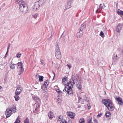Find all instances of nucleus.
<instances>
[{
    "mask_svg": "<svg viewBox=\"0 0 123 123\" xmlns=\"http://www.w3.org/2000/svg\"><path fill=\"white\" fill-rule=\"evenodd\" d=\"M102 102L103 103L109 111H112L114 110V106L110 100L109 99H103L102 100Z\"/></svg>",
    "mask_w": 123,
    "mask_h": 123,
    "instance_id": "nucleus-1",
    "label": "nucleus"
},
{
    "mask_svg": "<svg viewBox=\"0 0 123 123\" xmlns=\"http://www.w3.org/2000/svg\"><path fill=\"white\" fill-rule=\"evenodd\" d=\"M16 107L14 105H12L9 108L7 109L5 112L6 117H9L11 114L16 112Z\"/></svg>",
    "mask_w": 123,
    "mask_h": 123,
    "instance_id": "nucleus-2",
    "label": "nucleus"
},
{
    "mask_svg": "<svg viewBox=\"0 0 123 123\" xmlns=\"http://www.w3.org/2000/svg\"><path fill=\"white\" fill-rule=\"evenodd\" d=\"M55 50V56L56 58L57 59H60L62 57V55L60 51L59 46L58 45H56Z\"/></svg>",
    "mask_w": 123,
    "mask_h": 123,
    "instance_id": "nucleus-3",
    "label": "nucleus"
},
{
    "mask_svg": "<svg viewBox=\"0 0 123 123\" xmlns=\"http://www.w3.org/2000/svg\"><path fill=\"white\" fill-rule=\"evenodd\" d=\"M85 27V25L84 24L82 25H81V28L79 32H78L77 34V38L81 37L83 34V32L82 30Z\"/></svg>",
    "mask_w": 123,
    "mask_h": 123,
    "instance_id": "nucleus-4",
    "label": "nucleus"
},
{
    "mask_svg": "<svg viewBox=\"0 0 123 123\" xmlns=\"http://www.w3.org/2000/svg\"><path fill=\"white\" fill-rule=\"evenodd\" d=\"M81 80L80 78H79L77 79V82H76V86L77 88L79 90H81L82 86L81 85Z\"/></svg>",
    "mask_w": 123,
    "mask_h": 123,
    "instance_id": "nucleus-5",
    "label": "nucleus"
},
{
    "mask_svg": "<svg viewBox=\"0 0 123 123\" xmlns=\"http://www.w3.org/2000/svg\"><path fill=\"white\" fill-rule=\"evenodd\" d=\"M123 26V24H119L117 25L116 29L117 35H119L120 32V31L122 29Z\"/></svg>",
    "mask_w": 123,
    "mask_h": 123,
    "instance_id": "nucleus-6",
    "label": "nucleus"
},
{
    "mask_svg": "<svg viewBox=\"0 0 123 123\" xmlns=\"http://www.w3.org/2000/svg\"><path fill=\"white\" fill-rule=\"evenodd\" d=\"M19 9L21 12L25 13L27 12L28 7L26 5H25L23 6L20 7Z\"/></svg>",
    "mask_w": 123,
    "mask_h": 123,
    "instance_id": "nucleus-7",
    "label": "nucleus"
},
{
    "mask_svg": "<svg viewBox=\"0 0 123 123\" xmlns=\"http://www.w3.org/2000/svg\"><path fill=\"white\" fill-rule=\"evenodd\" d=\"M40 6H41L39 4V2H35L33 7V10L34 11H36L39 9Z\"/></svg>",
    "mask_w": 123,
    "mask_h": 123,
    "instance_id": "nucleus-8",
    "label": "nucleus"
},
{
    "mask_svg": "<svg viewBox=\"0 0 123 123\" xmlns=\"http://www.w3.org/2000/svg\"><path fill=\"white\" fill-rule=\"evenodd\" d=\"M57 123H67L64 118L62 116H59L58 117V119L57 120Z\"/></svg>",
    "mask_w": 123,
    "mask_h": 123,
    "instance_id": "nucleus-9",
    "label": "nucleus"
},
{
    "mask_svg": "<svg viewBox=\"0 0 123 123\" xmlns=\"http://www.w3.org/2000/svg\"><path fill=\"white\" fill-rule=\"evenodd\" d=\"M115 100L117 101L118 104L121 105H123V102L122 98L120 97L116 98H115Z\"/></svg>",
    "mask_w": 123,
    "mask_h": 123,
    "instance_id": "nucleus-10",
    "label": "nucleus"
},
{
    "mask_svg": "<svg viewBox=\"0 0 123 123\" xmlns=\"http://www.w3.org/2000/svg\"><path fill=\"white\" fill-rule=\"evenodd\" d=\"M74 84V82L73 80L72 81L69 82L68 83H67V86L65 87H67L68 88L72 89L73 87V85Z\"/></svg>",
    "mask_w": 123,
    "mask_h": 123,
    "instance_id": "nucleus-11",
    "label": "nucleus"
},
{
    "mask_svg": "<svg viewBox=\"0 0 123 123\" xmlns=\"http://www.w3.org/2000/svg\"><path fill=\"white\" fill-rule=\"evenodd\" d=\"M67 114L68 116L71 118L74 119L75 116V113L71 112H67Z\"/></svg>",
    "mask_w": 123,
    "mask_h": 123,
    "instance_id": "nucleus-12",
    "label": "nucleus"
},
{
    "mask_svg": "<svg viewBox=\"0 0 123 123\" xmlns=\"http://www.w3.org/2000/svg\"><path fill=\"white\" fill-rule=\"evenodd\" d=\"M65 90L69 94L71 95H73V91H72V89H69L67 87H65Z\"/></svg>",
    "mask_w": 123,
    "mask_h": 123,
    "instance_id": "nucleus-13",
    "label": "nucleus"
},
{
    "mask_svg": "<svg viewBox=\"0 0 123 123\" xmlns=\"http://www.w3.org/2000/svg\"><path fill=\"white\" fill-rule=\"evenodd\" d=\"M119 58V57L117 56V55L114 53L113 55L112 60L114 61H117L118 60Z\"/></svg>",
    "mask_w": 123,
    "mask_h": 123,
    "instance_id": "nucleus-14",
    "label": "nucleus"
},
{
    "mask_svg": "<svg viewBox=\"0 0 123 123\" xmlns=\"http://www.w3.org/2000/svg\"><path fill=\"white\" fill-rule=\"evenodd\" d=\"M22 89H21L20 87H17V89L16 90V92H15V94L16 95H19L21 92Z\"/></svg>",
    "mask_w": 123,
    "mask_h": 123,
    "instance_id": "nucleus-15",
    "label": "nucleus"
},
{
    "mask_svg": "<svg viewBox=\"0 0 123 123\" xmlns=\"http://www.w3.org/2000/svg\"><path fill=\"white\" fill-rule=\"evenodd\" d=\"M49 84V81L47 80L45 81L43 85V88H44L45 89H46L47 87Z\"/></svg>",
    "mask_w": 123,
    "mask_h": 123,
    "instance_id": "nucleus-16",
    "label": "nucleus"
},
{
    "mask_svg": "<svg viewBox=\"0 0 123 123\" xmlns=\"http://www.w3.org/2000/svg\"><path fill=\"white\" fill-rule=\"evenodd\" d=\"M67 77L65 76L62 79V83L64 85H66L67 83Z\"/></svg>",
    "mask_w": 123,
    "mask_h": 123,
    "instance_id": "nucleus-17",
    "label": "nucleus"
},
{
    "mask_svg": "<svg viewBox=\"0 0 123 123\" xmlns=\"http://www.w3.org/2000/svg\"><path fill=\"white\" fill-rule=\"evenodd\" d=\"M17 2L20 7L25 5L24 1L22 0H18Z\"/></svg>",
    "mask_w": 123,
    "mask_h": 123,
    "instance_id": "nucleus-18",
    "label": "nucleus"
},
{
    "mask_svg": "<svg viewBox=\"0 0 123 123\" xmlns=\"http://www.w3.org/2000/svg\"><path fill=\"white\" fill-rule=\"evenodd\" d=\"M48 116L49 118L50 119H51L54 116L53 112L51 111H50L49 112Z\"/></svg>",
    "mask_w": 123,
    "mask_h": 123,
    "instance_id": "nucleus-19",
    "label": "nucleus"
},
{
    "mask_svg": "<svg viewBox=\"0 0 123 123\" xmlns=\"http://www.w3.org/2000/svg\"><path fill=\"white\" fill-rule=\"evenodd\" d=\"M73 1V0H68L67 3L68 4V6H66V7L67 8H69L71 7V6L72 3Z\"/></svg>",
    "mask_w": 123,
    "mask_h": 123,
    "instance_id": "nucleus-20",
    "label": "nucleus"
},
{
    "mask_svg": "<svg viewBox=\"0 0 123 123\" xmlns=\"http://www.w3.org/2000/svg\"><path fill=\"white\" fill-rule=\"evenodd\" d=\"M15 64L12 63V62H11L9 64L10 68L12 69L13 70L15 68Z\"/></svg>",
    "mask_w": 123,
    "mask_h": 123,
    "instance_id": "nucleus-21",
    "label": "nucleus"
},
{
    "mask_svg": "<svg viewBox=\"0 0 123 123\" xmlns=\"http://www.w3.org/2000/svg\"><path fill=\"white\" fill-rule=\"evenodd\" d=\"M79 101L80 102L81 99L83 100L86 101L87 98L86 95L85 94L84 95L82 96L80 98H79Z\"/></svg>",
    "mask_w": 123,
    "mask_h": 123,
    "instance_id": "nucleus-22",
    "label": "nucleus"
},
{
    "mask_svg": "<svg viewBox=\"0 0 123 123\" xmlns=\"http://www.w3.org/2000/svg\"><path fill=\"white\" fill-rule=\"evenodd\" d=\"M18 64V68H23V64L21 62H18L17 63Z\"/></svg>",
    "mask_w": 123,
    "mask_h": 123,
    "instance_id": "nucleus-23",
    "label": "nucleus"
},
{
    "mask_svg": "<svg viewBox=\"0 0 123 123\" xmlns=\"http://www.w3.org/2000/svg\"><path fill=\"white\" fill-rule=\"evenodd\" d=\"M46 0H40L39 1L37 2H39V4L40 6H41L46 2Z\"/></svg>",
    "mask_w": 123,
    "mask_h": 123,
    "instance_id": "nucleus-24",
    "label": "nucleus"
},
{
    "mask_svg": "<svg viewBox=\"0 0 123 123\" xmlns=\"http://www.w3.org/2000/svg\"><path fill=\"white\" fill-rule=\"evenodd\" d=\"M103 7V6H102V4H101L99 5V8H98L97 10L96 11V13H97L98 12H98V11H100L102 9Z\"/></svg>",
    "mask_w": 123,
    "mask_h": 123,
    "instance_id": "nucleus-25",
    "label": "nucleus"
},
{
    "mask_svg": "<svg viewBox=\"0 0 123 123\" xmlns=\"http://www.w3.org/2000/svg\"><path fill=\"white\" fill-rule=\"evenodd\" d=\"M105 115L107 118L111 117V114L109 111H106L105 113Z\"/></svg>",
    "mask_w": 123,
    "mask_h": 123,
    "instance_id": "nucleus-26",
    "label": "nucleus"
},
{
    "mask_svg": "<svg viewBox=\"0 0 123 123\" xmlns=\"http://www.w3.org/2000/svg\"><path fill=\"white\" fill-rule=\"evenodd\" d=\"M32 16L34 18L36 19L38 17L39 14L37 13L34 14H33Z\"/></svg>",
    "mask_w": 123,
    "mask_h": 123,
    "instance_id": "nucleus-27",
    "label": "nucleus"
},
{
    "mask_svg": "<svg viewBox=\"0 0 123 123\" xmlns=\"http://www.w3.org/2000/svg\"><path fill=\"white\" fill-rule=\"evenodd\" d=\"M18 69L19 70L18 74H19L22 73L24 70V68H21Z\"/></svg>",
    "mask_w": 123,
    "mask_h": 123,
    "instance_id": "nucleus-28",
    "label": "nucleus"
},
{
    "mask_svg": "<svg viewBox=\"0 0 123 123\" xmlns=\"http://www.w3.org/2000/svg\"><path fill=\"white\" fill-rule=\"evenodd\" d=\"M117 13L119 15H123V11L119 9L117 11Z\"/></svg>",
    "mask_w": 123,
    "mask_h": 123,
    "instance_id": "nucleus-29",
    "label": "nucleus"
},
{
    "mask_svg": "<svg viewBox=\"0 0 123 123\" xmlns=\"http://www.w3.org/2000/svg\"><path fill=\"white\" fill-rule=\"evenodd\" d=\"M19 119V117L18 116L14 123H20V121Z\"/></svg>",
    "mask_w": 123,
    "mask_h": 123,
    "instance_id": "nucleus-30",
    "label": "nucleus"
},
{
    "mask_svg": "<svg viewBox=\"0 0 123 123\" xmlns=\"http://www.w3.org/2000/svg\"><path fill=\"white\" fill-rule=\"evenodd\" d=\"M56 90L57 92H58L59 93V94L60 95H62V91H60L59 89H56Z\"/></svg>",
    "mask_w": 123,
    "mask_h": 123,
    "instance_id": "nucleus-31",
    "label": "nucleus"
},
{
    "mask_svg": "<svg viewBox=\"0 0 123 123\" xmlns=\"http://www.w3.org/2000/svg\"><path fill=\"white\" fill-rule=\"evenodd\" d=\"M18 95H16L14 96L15 100L16 101H18L19 99V97Z\"/></svg>",
    "mask_w": 123,
    "mask_h": 123,
    "instance_id": "nucleus-32",
    "label": "nucleus"
},
{
    "mask_svg": "<svg viewBox=\"0 0 123 123\" xmlns=\"http://www.w3.org/2000/svg\"><path fill=\"white\" fill-rule=\"evenodd\" d=\"M43 77L42 76H40L39 77V81H42L43 80Z\"/></svg>",
    "mask_w": 123,
    "mask_h": 123,
    "instance_id": "nucleus-33",
    "label": "nucleus"
},
{
    "mask_svg": "<svg viewBox=\"0 0 123 123\" xmlns=\"http://www.w3.org/2000/svg\"><path fill=\"white\" fill-rule=\"evenodd\" d=\"M33 99L34 100H38V101H39V102L40 103L41 101H40V99L39 98H38L37 97H34L33 98Z\"/></svg>",
    "mask_w": 123,
    "mask_h": 123,
    "instance_id": "nucleus-34",
    "label": "nucleus"
},
{
    "mask_svg": "<svg viewBox=\"0 0 123 123\" xmlns=\"http://www.w3.org/2000/svg\"><path fill=\"white\" fill-rule=\"evenodd\" d=\"M79 123H84V120L83 118L80 119L79 121Z\"/></svg>",
    "mask_w": 123,
    "mask_h": 123,
    "instance_id": "nucleus-35",
    "label": "nucleus"
},
{
    "mask_svg": "<svg viewBox=\"0 0 123 123\" xmlns=\"http://www.w3.org/2000/svg\"><path fill=\"white\" fill-rule=\"evenodd\" d=\"M100 35L102 37H105L104 33L102 31H101L100 34Z\"/></svg>",
    "mask_w": 123,
    "mask_h": 123,
    "instance_id": "nucleus-36",
    "label": "nucleus"
},
{
    "mask_svg": "<svg viewBox=\"0 0 123 123\" xmlns=\"http://www.w3.org/2000/svg\"><path fill=\"white\" fill-rule=\"evenodd\" d=\"M24 123H30L29 120L28 118H26L24 121Z\"/></svg>",
    "mask_w": 123,
    "mask_h": 123,
    "instance_id": "nucleus-37",
    "label": "nucleus"
},
{
    "mask_svg": "<svg viewBox=\"0 0 123 123\" xmlns=\"http://www.w3.org/2000/svg\"><path fill=\"white\" fill-rule=\"evenodd\" d=\"M21 55V54L19 53H18L17 55V57L18 58Z\"/></svg>",
    "mask_w": 123,
    "mask_h": 123,
    "instance_id": "nucleus-38",
    "label": "nucleus"
},
{
    "mask_svg": "<svg viewBox=\"0 0 123 123\" xmlns=\"http://www.w3.org/2000/svg\"><path fill=\"white\" fill-rule=\"evenodd\" d=\"M41 64L43 65H44L45 64V63L44 62V61L43 60H41Z\"/></svg>",
    "mask_w": 123,
    "mask_h": 123,
    "instance_id": "nucleus-39",
    "label": "nucleus"
},
{
    "mask_svg": "<svg viewBox=\"0 0 123 123\" xmlns=\"http://www.w3.org/2000/svg\"><path fill=\"white\" fill-rule=\"evenodd\" d=\"M93 121L94 123H98V121L96 119H94L93 120Z\"/></svg>",
    "mask_w": 123,
    "mask_h": 123,
    "instance_id": "nucleus-40",
    "label": "nucleus"
},
{
    "mask_svg": "<svg viewBox=\"0 0 123 123\" xmlns=\"http://www.w3.org/2000/svg\"><path fill=\"white\" fill-rule=\"evenodd\" d=\"M67 66H68V67L69 68V69L71 67V64H68L67 65Z\"/></svg>",
    "mask_w": 123,
    "mask_h": 123,
    "instance_id": "nucleus-41",
    "label": "nucleus"
},
{
    "mask_svg": "<svg viewBox=\"0 0 123 123\" xmlns=\"http://www.w3.org/2000/svg\"><path fill=\"white\" fill-rule=\"evenodd\" d=\"M10 44L9 43L8 46V47L7 49V52H8V51L9 50V47L10 46Z\"/></svg>",
    "mask_w": 123,
    "mask_h": 123,
    "instance_id": "nucleus-42",
    "label": "nucleus"
},
{
    "mask_svg": "<svg viewBox=\"0 0 123 123\" xmlns=\"http://www.w3.org/2000/svg\"><path fill=\"white\" fill-rule=\"evenodd\" d=\"M57 101L58 102V103H60L61 102V99L58 98L57 99Z\"/></svg>",
    "mask_w": 123,
    "mask_h": 123,
    "instance_id": "nucleus-43",
    "label": "nucleus"
},
{
    "mask_svg": "<svg viewBox=\"0 0 123 123\" xmlns=\"http://www.w3.org/2000/svg\"><path fill=\"white\" fill-rule=\"evenodd\" d=\"M40 76L38 75H37L36 76V79L39 78V77H40Z\"/></svg>",
    "mask_w": 123,
    "mask_h": 123,
    "instance_id": "nucleus-44",
    "label": "nucleus"
},
{
    "mask_svg": "<svg viewBox=\"0 0 123 123\" xmlns=\"http://www.w3.org/2000/svg\"><path fill=\"white\" fill-rule=\"evenodd\" d=\"M102 115V114L101 113H100L97 116V117H100Z\"/></svg>",
    "mask_w": 123,
    "mask_h": 123,
    "instance_id": "nucleus-45",
    "label": "nucleus"
},
{
    "mask_svg": "<svg viewBox=\"0 0 123 123\" xmlns=\"http://www.w3.org/2000/svg\"><path fill=\"white\" fill-rule=\"evenodd\" d=\"M88 123H92L91 119L89 120V121L88 122Z\"/></svg>",
    "mask_w": 123,
    "mask_h": 123,
    "instance_id": "nucleus-46",
    "label": "nucleus"
},
{
    "mask_svg": "<svg viewBox=\"0 0 123 123\" xmlns=\"http://www.w3.org/2000/svg\"><path fill=\"white\" fill-rule=\"evenodd\" d=\"M67 123H68L67 122ZM68 123H73L71 120H69L68 121Z\"/></svg>",
    "mask_w": 123,
    "mask_h": 123,
    "instance_id": "nucleus-47",
    "label": "nucleus"
},
{
    "mask_svg": "<svg viewBox=\"0 0 123 123\" xmlns=\"http://www.w3.org/2000/svg\"><path fill=\"white\" fill-rule=\"evenodd\" d=\"M87 106H88V108L89 109H90L91 108V106L89 105H87Z\"/></svg>",
    "mask_w": 123,
    "mask_h": 123,
    "instance_id": "nucleus-48",
    "label": "nucleus"
},
{
    "mask_svg": "<svg viewBox=\"0 0 123 123\" xmlns=\"http://www.w3.org/2000/svg\"><path fill=\"white\" fill-rule=\"evenodd\" d=\"M68 6V3H67V4L66 5V6H65L66 8L67 9L68 8L66 7V6Z\"/></svg>",
    "mask_w": 123,
    "mask_h": 123,
    "instance_id": "nucleus-49",
    "label": "nucleus"
},
{
    "mask_svg": "<svg viewBox=\"0 0 123 123\" xmlns=\"http://www.w3.org/2000/svg\"><path fill=\"white\" fill-rule=\"evenodd\" d=\"M41 87H39V88H38V89H39V90H40V89H41Z\"/></svg>",
    "mask_w": 123,
    "mask_h": 123,
    "instance_id": "nucleus-50",
    "label": "nucleus"
},
{
    "mask_svg": "<svg viewBox=\"0 0 123 123\" xmlns=\"http://www.w3.org/2000/svg\"><path fill=\"white\" fill-rule=\"evenodd\" d=\"M36 101L37 102L39 103H40L39 102V101H38V100H37Z\"/></svg>",
    "mask_w": 123,
    "mask_h": 123,
    "instance_id": "nucleus-51",
    "label": "nucleus"
},
{
    "mask_svg": "<svg viewBox=\"0 0 123 123\" xmlns=\"http://www.w3.org/2000/svg\"><path fill=\"white\" fill-rule=\"evenodd\" d=\"M2 88V87L1 86H0V90Z\"/></svg>",
    "mask_w": 123,
    "mask_h": 123,
    "instance_id": "nucleus-52",
    "label": "nucleus"
},
{
    "mask_svg": "<svg viewBox=\"0 0 123 123\" xmlns=\"http://www.w3.org/2000/svg\"><path fill=\"white\" fill-rule=\"evenodd\" d=\"M8 53V52H7H7H6V55H7V53Z\"/></svg>",
    "mask_w": 123,
    "mask_h": 123,
    "instance_id": "nucleus-53",
    "label": "nucleus"
},
{
    "mask_svg": "<svg viewBox=\"0 0 123 123\" xmlns=\"http://www.w3.org/2000/svg\"><path fill=\"white\" fill-rule=\"evenodd\" d=\"M53 73H54V77H55V73H54V72H53Z\"/></svg>",
    "mask_w": 123,
    "mask_h": 123,
    "instance_id": "nucleus-54",
    "label": "nucleus"
},
{
    "mask_svg": "<svg viewBox=\"0 0 123 123\" xmlns=\"http://www.w3.org/2000/svg\"><path fill=\"white\" fill-rule=\"evenodd\" d=\"M1 8H0V11L1 10Z\"/></svg>",
    "mask_w": 123,
    "mask_h": 123,
    "instance_id": "nucleus-55",
    "label": "nucleus"
},
{
    "mask_svg": "<svg viewBox=\"0 0 123 123\" xmlns=\"http://www.w3.org/2000/svg\"><path fill=\"white\" fill-rule=\"evenodd\" d=\"M103 6H105L104 5H103Z\"/></svg>",
    "mask_w": 123,
    "mask_h": 123,
    "instance_id": "nucleus-56",
    "label": "nucleus"
},
{
    "mask_svg": "<svg viewBox=\"0 0 123 123\" xmlns=\"http://www.w3.org/2000/svg\"><path fill=\"white\" fill-rule=\"evenodd\" d=\"M64 90H63V91H64Z\"/></svg>",
    "mask_w": 123,
    "mask_h": 123,
    "instance_id": "nucleus-57",
    "label": "nucleus"
}]
</instances>
